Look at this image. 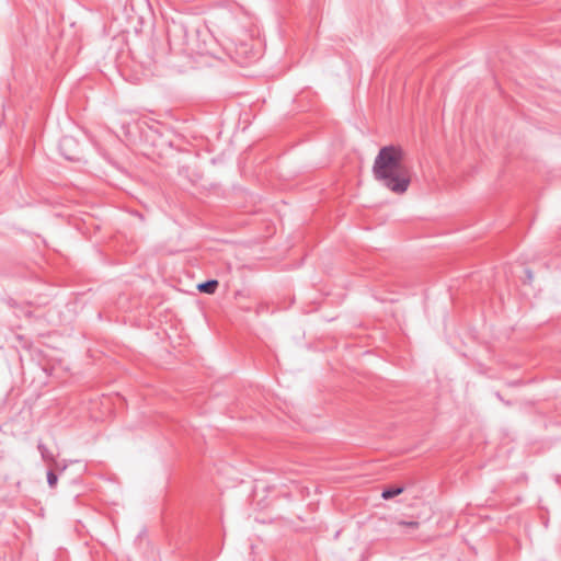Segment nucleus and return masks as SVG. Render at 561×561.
<instances>
[{
    "mask_svg": "<svg viewBox=\"0 0 561 561\" xmlns=\"http://www.w3.org/2000/svg\"><path fill=\"white\" fill-rule=\"evenodd\" d=\"M403 491L402 488H397V489H389V490H385L381 494L382 499L385 500H389L391 497H394L399 494H401Z\"/></svg>",
    "mask_w": 561,
    "mask_h": 561,
    "instance_id": "7ed1b4c3",
    "label": "nucleus"
},
{
    "mask_svg": "<svg viewBox=\"0 0 561 561\" xmlns=\"http://www.w3.org/2000/svg\"><path fill=\"white\" fill-rule=\"evenodd\" d=\"M399 525H401V526H409V527H412V528H417L419 527V523L417 522H400Z\"/></svg>",
    "mask_w": 561,
    "mask_h": 561,
    "instance_id": "39448f33",
    "label": "nucleus"
},
{
    "mask_svg": "<svg viewBox=\"0 0 561 561\" xmlns=\"http://www.w3.org/2000/svg\"><path fill=\"white\" fill-rule=\"evenodd\" d=\"M47 481H48L49 486L54 488L57 484L58 478L54 472H48Z\"/></svg>",
    "mask_w": 561,
    "mask_h": 561,
    "instance_id": "20e7f679",
    "label": "nucleus"
},
{
    "mask_svg": "<svg viewBox=\"0 0 561 561\" xmlns=\"http://www.w3.org/2000/svg\"><path fill=\"white\" fill-rule=\"evenodd\" d=\"M218 287V282L216 279L208 280L206 283H202L197 285V289L201 293H205L208 295L215 294L216 289Z\"/></svg>",
    "mask_w": 561,
    "mask_h": 561,
    "instance_id": "f03ea898",
    "label": "nucleus"
},
{
    "mask_svg": "<svg viewBox=\"0 0 561 561\" xmlns=\"http://www.w3.org/2000/svg\"><path fill=\"white\" fill-rule=\"evenodd\" d=\"M407 152L398 145L382 147L373 164V175L383 187L397 195L408 192L412 173L405 163Z\"/></svg>",
    "mask_w": 561,
    "mask_h": 561,
    "instance_id": "f257e3e1",
    "label": "nucleus"
}]
</instances>
